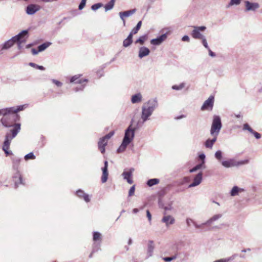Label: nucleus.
I'll return each instance as SVG.
<instances>
[{
    "mask_svg": "<svg viewBox=\"0 0 262 262\" xmlns=\"http://www.w3.org/2000/svg\"><path fill=\"white\" fill-rule=\"evenodd\" d=\"M9 111H10L9 107L0 110V116H5V115H6V114L8 113Z\"/></svg>",
    "mask_w": 262,
    "mask_h": 262,
    "instance_id": "obj_49",
    "label": "nucleus"
},
{
    "mask_svg": "<svg viewBox=\"0 0 262 262\" xmlns=\"http://www.w3.org/2000/svg\"><path fill=\"white\" fill-rule=\"evenodd\" d=\"M136 128L130 124L125 130L122 142L117 149L119 153L122 152L126 149L127 145L133 141L135 137Z\"/></svg>",
    "mask_w": 262,
    "mask_h": 262,
    "instance_id": "obj_2",
    "label": "nucleus"
},
{
    "mask_svg": "<svg viewBox=\"0 0 262 262\" xmlns=\"http://www.w3.org/2000/svg\"><path fill=\"white\" fill-rule=\"evenodd\" d=\"M86 1V0H81L78 6V9L79 10H82L84 7V6H85Z\"/></svg>",
    "mask_w": 262,
    "mask_h": 262,
    "instance_id": "obj_52",
    "label": "nucleus"
},
{
    "mask_svg": "<svg viewBox=\"0 0 262 262\" xmlns=\"http://www.w3.org/2000/svg\"><path fill=\"white\" fill-rule=\"evenodd\" d=\"M222 127L221 117L217 115H214L213 117L210 134L212 136H218Z\"/></svg>",
    "mask_w": 262,
    "mask_h": 262,
    "instance_id": "obj_3",
    "label": "nucleus"
},
{
    "mask_svg": "<svg viewBox=\"0 0 262 262\" xmlns=\"http://www.w3.org/2000/svg\"><path fill=\"white\" fill-rule=\"evenodd\" d=\"M40 9V6L37 5L31 4L26 8V13L29 15H33Z\"/></svg>",
    "mask_w": 262,
    "mask_h": 262,
    "instance_id": "obj_15",
    "label": "nucleus"
},
{
    "mask_svg": "<svg viewBox=\"0 0 262 262\" xmlns=\"http://www.w3.org/2000/svg\"><path fill=\"white\" fill-rule=\"evenodd\" d=\"M181 254L184 256H186V253L185 252L178 253V252H176L174 253V254L173 255H172L170 256L171 260L176 259L178 257L179 255H181Z\"/></svg>",
    "mask_w": 262,
    "mask_h": 262,
    "instance_id": "obj_43",
    "label": "nucleus"
},
{
    "mask_svg": "<svg viewBox=\"0 0 262 262\" xmlns=\"http://www.w3.org/2000/svg\"><path fill=\"white\" fill-rule=\"evenodd\" d=\"M212 139H208L204 143L205 147L207 148L211 149L213 144L217 140V136H212Z\"/></svg>",
    "mask_w": 262,
    "mask_h": 262,
    "instance_id": "obj_23",
    "label": "nucleus"
},
{
    "mask_svg": "<svg viewBox=\"0 0 262 262\" xmlns=\"http://www.w3.org/2000/svg\"><path fill=\"white\" fill-rule=\"evenodd\" d=\"M202 181V172L198 173L193 179V182L189 185V187H193L199 185Z\"/></svg>",
    "mask_w": 262,
    "mask_h": 262,
    "instance_id": "obj_18",
    "label": "nucleus"
},
{
    "mask_svg": "<svg viewBox=\"0 0 262 262\" xmlns=\"http://www.w3.org/2000/svg\"><path fill=\"white\" fill-rule=\"evenodd\" d=\"M246 11H255L259 8V5L257 3H251L246 1L245 2Z\"/></svg>",
    "mask_w": 262,
    "mask_h": 262,
    "instance_id": "obj_11",
    "label": "nucleus"
},
{
    "mask_svg": "<svg viewBox=\"0 0 262 262\" xmlns=\"http://www.w3.org/2000/svg\"><path fill=\"white\" fill-rule=\"evenodd\" d=\"M115 0H111L108 3H107L104 6L105 11H108L109 10H112L115 4Z\"/></svg>",
    "mask_w": 262,
    "mask_h": 262,
    "instance_id": "obj_36",
    "label": "nucleus"
},
{
    "mask_svg": "<svg viewBox=\"0 0 262 262\" xmlns=\"http://www.w3.org/2000/svg\"><path fill=\"white\" fill-rule=\"evenodd\" d=\"M145 107H147L152 111H154L158 107L159 103L156 98L148 100L145 103L143 104Z\"/></svg>",
    "mask_w": 262,
    "mask_h": 262,
    "instance_id": "obj_9",
    "label": "nucleus"
},
{
    "mask_svg": "<svg viewBox=\"0 0 262 262\" xmlns=\"http://www.w3.org/2000/svg\"><path fill=\"white\" fill-rule=\"evenodd\" d=\"M204 162L203 161L202 163L196 165L195 166V167H196L197 169L199 170V169H201L204 166Z\"/></svg>",
    "mask_w": 262,
    "mask_h": 262,
    "instance_id": "obj_62",
    "label": "nucleus"
},
{
    "mask_svg": "<svg viewBox=\"0 0 262 262\" xmlns=\"http://www.w3.org/2000/svg\"><path fill=\"white\" fill-rule=\"evenodd\" d=\"M31 52H32V53L33 55H36L39 52H40L39 51H38V50H36L34 48H33L31 49Z\"/></svg>",
    "mask_w": 262,
    "mask_h": 262,
    "instance_id": "obj_64",
    "label": "nucleus"
},
{
    "mask_svg": "<svg viewBox=\"0 0 262 262\" xmlns=\"http://www.w3.org/2000/svg\"><path fill=\"white\" fill-rule=\"evenodd\" d=\"M150 53V50L148 48L145 47H141L139 48V55L138 56L140 58H142L147 55H148Z\"/></svg>",
    "mask_w": 262,
    "mask_h": 262,
    "instance_id": "obj_20",
    "label": "nucleus"
},
{
    "mask_svg": "<svg viewBox=\"0 0 262 262\" xmlns=\"http://www.w3.org/2000/svg\"><path fill=\"white\" fill-rule=\"evenodd\" d=\"M103 6V4L102 3H99L95 4H94L92 6L91 9L93 11H96L97 9Z\"/></svg>",
    "mask_w": 262,
    "mask_h": 262,
    "instance_id": "obj_47",
    "label": "nucleus"
},
{
    "mask_svg": "<svg viewBox=\"0 0 262 262\" xmlns=\"http://www.w3.org/2000/svg\"><path fill=\"white\" fill-rule=\"evenodd\" d=\"M133 34H135L134 33H132V31H131V32H130V33L128 35L127 37L126 38V39H129L130 40H133Z\"/></svg>",
    "mask_w": 262,
    "mask_h": 262,
    "instance_id": "obj_63",
    "label": "nucleus"
},
{
    "mask_svg": "<svg viewBox=\"0 0 262 262\" xmlns=\"http://www.w3.org/2000/svg\"><path fill=\"white\" fill-rule=\"evenodd\" d=\"M182 40L183 41H187L189 42L190 40L189 37L188 35H184L182 38Z\"/></svg>",
    "mask_w": 262,
    "mask_h": 262,
    "instance_id": "obj_58",
    "label": "nucleus"
},
{
    "mask_svg": "<svg viewBox=\"0 0 262 262\" xmlns=\"http://www.w3.org/2000/svg\"><path fill=\"white\" fill-rule=\"evenodd\" d=\"M99 250H100V243H99V244L98 245H97L96 244V243H95L94 244V247H93V249L92 252L90 254L89 257H92L93 253L95 252H97V251H99Z\"/></svg>",
    "mask_w": 262,
    "mask_h": 262,
    "instance_id": "obj_46",
    "label": "nucleus"
},
{
    "mask_svg": "<svg viewBox=\"0 0 262 262\" xmlns=\"http://www.w3.org/2000/svg\"><path fill=\"white\" fill-rule=\"evenodd\" d=\"M93 240L94 242L101 241V234L98 231H94L93 233Z\"/></svg>",
    "mask_w": 262,
    "mask_h": 262,
    "instance_id": "obj_32",
    "label": "nucleus"
},
{
    "mask_svg": "<svg viewBox=\"0 0 262 262\" xmlns=\"http://www.w3.org/2000/svg\"><path fill=\"white\" fill-rule=\"evenodd\" d=\"M243 129L244 130H248L250 133L252 134L254 137L257 139H260L261 137V135L258 133L254 131L249 125L248 123H245L243 125Z\"/></svg>",
    "mask_w": 262,
    "mask_h": 262,
    "instance_id": "obj_19",
    "label": "nucleus"
},
{
    "mask_svg": "<svg viewBox=\"0 0 262 262\" xmlns=\"http://www.w3.org/2000/svg\"><path fill=\"white\" fill-rule=\"evenodd\" d=\"M19 119V117L17 114L14 113L12 111H9L1 119L3 126L6 127H13L6 133L2 147L3 151L7 156L12 154V152L9 150L11 142L20 131V124L16 123Z\"/></svg>",
    "mask_w": 262,
    "mask_h": 262,
    "instance_id": "obj_1",
    "label": "nucleus"
},
{
    "mask_svg": "<svg viewBox=\"0 0 262 262\" xmlns=\"http://www.w3.org/2000/svg\"><path fill=\"white\" fill-rule=\"evenodd\" d=\"M214 157L218 161L221 162L222 159L223 158L222 151L220 150L216 151L214 154Z\"/></svg>",
    "mask_w": 262,
    "mask_h": 262,
    "instance_id": "obj_39",
    "label": "nucleus"
},
{
    "mask_svg": "<svg viewBox=\"0 0 262 262\" xmlns=\"http://www.w3.org/2000/svg\"><path fill=\"white\" fill-rule=\"evenodd\" d=\"M114 132L111 131L108 134L101 138L98 143V146L99 150L102 154H104L105 151V146L107 144L108 140L114 135Z\"/></svg>",
    "mask_w": 262,
    "mask_h": 262,
    "instance_id": "obj_4",
    "label": "nucleus"
},
{
    "mask_svg": "<svg viewBox=\"0 0 262 262\" xmlns=\"http://www.w3.org/2000/svg\"><path fill=\"white\" fill-rule=\"evenodd\" d=\"M222 216V214H216L213 215L211 218H210L208 220H207L204 224L210 225L212 224L213 222L217 221L220 219H221Z\"/></svg>",
    "mask_w": 262,
    "mask_h": 262,
    "instance_id": "obj_26",
    "label": "nucleus"
},
{
    "mask_svg": "<svg viewBox=\"0 0 262 262\" xmlns=\"http://www.w3.org/2000/svg\"><path fill=\"white\" fill-rule=\"evenodd\" d=\"M221 164L224 167L226 168H229L235 166L234 160L232 159L227 161H223L221 162Z\"/></svg>",
    "mask_w": 262,
    "mask_h": 262,
    "instance_id": "obj_29",
    "label": "nucleus"
},
{
    "mask_svg": "<svg viewBox=\"0 0 262 262\" xmlns=\"http://www.w3.org/2000/svg\"><path fill=\"white\" fill-rule=\"evenodd\" d=\"M13 178H14L15 188H17L18 187H19V186L20 184H22L23 185H25V183H24L23 179H22V182H20V181L19 180V176L17 174L16 172L15 173V174Z\"/></svg>",
    "mask_w": 262,
    "mask_h": 262,
    "instance_id": "obj_33",
    "label": "nucleus"
},
{
    "mask_svg": "<svg viewBox=\"0 0 262 262\" xmlns=\"http://www.w3.org/2000/svg\"><path fill=\"white\" fill-rule=\"evenodd\" d=\"M159 205L162 208L164 209L165 211L171 210L172 209L171 202L162 204L161 203H160Z\"/></svg>",
    "mask_w": 262,
    "mask_h": 262,
    "instance_id": "obj_38",
    "label": "nucleus"
},
{
    "mask_svg": "<svg viewBox=\"0 0 262 262\" xmlns=\"http://www.w3.org/2000/svg\"><path fill=\"white\" fill-rule=\"evenodd\" d=\"M28 35V31L27 30H23L19 33L17 35L13 37V39L16 41H21V40H25L24 39L25 37H27Z\"/></svg>",
    "mask_w": 262,
    "mask_h": 262,
    "instance_id": "obj_14",
    "label": "nucleus"
},
{
    "mask_svg": "<svg viewBox=\"0 0 262 262\" xmlns=\"http://www.w3.org/2000/svg\"><path fill=\"white\" fill-rule=\"evenodd\" d=\"M134 171V169L133 168H131L129 169V171H124L122 173V176L123 177V179L126 180L127 183L130 184L133 183V181L132 180V176Z\"/></svg>",
    "mask_w": 262,
    "mask_h": 262,
    "instance_id": "obj_13",
    "label": "nucleus"
},
{
    "mask_svg": "<svg viewBox=\"0 0 262 262\" xmlns=\"http://www.w3.org/2000/svg\"><path fill=\"white\" fill-rule=\"evenodd\" d=\"M84 88V85L81 84L80 85L79 87H76L75 89V91L76 92H78L79 91H82L83 90Z\"/></svg>",
    "mask_w": 262,
    "mask_h": 262,
    "instance_id": "obj_57",
    "label": "nucleus"
},
{
    "mask_svg": "<svg viewBox=\"0 0 262 262\" xmlns=\"http://www.w3.org/2000/svg\"><path fill=\"white\" fill-rule=\"evenodd\" d=\"M162 259L164 260L165 262H170L171 260L170 256L169 257H164L162 258Z\"/></svg>",
    "mask_w": 262,
    "mask_h": 262,
    "instance_id": "obj_60",
    "label": "nucleus"
},
{
    "mask_svg": "<svg viewBox=\"0 0 262 262\" xmlns=\"http://www.w3.org/2000/svg\"><path fill=\"white\" fill-rule=\"evenodd\" d=\"M135 191V185H133V186H132L130 188V189L129 190L128 196H131L133 195L134 194Z\"/></svg>",
    "mask_w": 262,
    "mask_h": 262,
    "instance_id": "obj_51",
    "label": "nucleus"
},
{
    "mask_svg": "<svg viewBox=\"0 0 262 262\" xmlns=\"http://www.w3.org/2000/svg\"><path fill=\"white\" fill-rule=\"evenodd\" d=\"M21 159L19 158H14L12 159V167L14 170L16 171L17 174L19 176V180L20 182H22V177L20 175L19 170V166Z\"/></svg>",
    "mask_w": 262,
    "mask_h": 262,
    "instance_id": "obj_8",
    "label": "nucleus"
},
{
    "mask_svg": "<svg viewBox=\"0 0 262 262\" xmlns=\"http://www.w3.org/2000/svg\"><path fill=\"white\" fill-rule=\"evenodd\" d=\"M147 35L146 34L141 36L138 39H137L135 43L136 44L137 43H140L141 45H143L145 41L147 39Z\"/></svg>",
    "mask_w": 262,
    "mask_h": 262,
    "instance_id": "obj_34",
    "label": "nucleus"
},
{
    "mask_svg": "<svg viewBox=\"0 0 262 262\" xmlns=\"http://www.w3.org/2000/svg\"><path fill=\"white\" fill-rule=\"evenodd\" d=\"M174 217L171 215H165L162 219V222L164 223L166 226L174 224Z\"/></svg>",
    "mask_w": 262,
    "mask_h": 262,
    "instance_id": "obj_22",
    "label": "nucleus"
},
{
    "mask_svg": "<svg viewBox=\"0 0 262 262\" xmlns=\"http://www.w3.org/2000/svg\"><path fill=\"white\" fill-rule=\"evenodd\" d=\"M27 106V104L21 105L17 106V107H9L10 111H12L14 113L16 114L17 112L24 110Z\"/></svg>",
    "mask_w": 262,
    "mask_h": 262,
    "instance_id": "obj_31",
    "label": "nucleus"
},
{
    "mask_svg": "<svg viewBox=\"0 0 262 262\" xmlns=\"http://www.w3.org/2000/svg\"><path fill=\"white\" fill-rule=\"evenodd\" d=\"M236 256V254H234L230 257L224 258V259L226 261V262H229L230 261L234 260V259L235 258Z\"/></svg>",
    "mask_w": 262,
    "mask_h": 262,
    "instance_id": "obj_55",
    "label": "nucleus"
},
{
    "mask_svg": "<svg viewBox=\"0 0 262 262\" xmlns=\"http://www.w3.org/2000/svg\"><path fill=\"white\" fill-rule=\"evenodd\" d=\"M141 25H142V21H139L136 26L135 27H134L132 31V33H134V34H136L137 33V32H138V31L140 30L141 27Z\"/></svg>",
    "mask_w": 262,
    "mask_h": 262,
    "instance_id": "obj_42",
    "label": "nucleus"
},
{
    "mask_svg": "<svg viewBox=\"0 0 262 262\" xmlns=\"http://www.w3.org/2000/svg\"><path fill=\"white\" fill-rule=\"evenodd\" d=\"M193 30L192 31L191 35L194 39H202L205 37L201 33V31H204L206 28L205 26H193Z\"/></svg>",
    "mask_w": 262,
    "mask_h": 262,
    "instance_id": "obj_5",
    "label": "nucleus"
},
{
    "mask_svg": "<svg viewBox=\"0 0 262 262\" xmlns=\"http://www.w3.org/2000/svg\"><path fill=\"white\" fill-rule=\"evenodd\" d=\"M51 43L50 42H46L43 43L42 44L39 45L38 47V51L42 52L45 50L47 48H48L50 45Z\"/></svg>",
    "mask_w": 262,
    "mask_h": 262,
    "instance_id": "obj_37",
    "label": "nucleus"
},
{
    "mask_svg": "<svg viewBox=\"0 0 262 262\" xmlns=\"http://www.w3.org/2000/svg\"><path fill=\"white\" fill-rule=\"evenodd\" d=\"M159 182H160L159 179H157V178H154V179H151L148 180L147 181L146 184L149 187H151L154 185L158 184L159 183Z\"/></svg>",
    "mask_w": 262,
    "mask_h": 262,
    "instance_id": "obj_35",
    "label": "nucleus"
},
{
    "mask_svg": "<svg viewBox=\"0 0 262 262\" xmlns=\"http://www.w3.org/2000/svg\"><path fill=\"white\" fill-rule=\"evenodd\" d=\"M80 76V75H76L72 76L70 79V82L82 84L83 82H87L88 80L86 79H79Z\"/></svg>",
    "mask_w": 262,
    "mask_h": 262,
    "instance_id": "obj_25",
    "label": "nucleus"
},
{
    "mask_svg": "<svg viewBox=\"0 0 262 262\" xmlns=\"http://www.w3.org/2000/svg\"><path fill=\"white\" fill-rule=\"evenodd\" d=\"M15 42L14 39H13V37L10 39L6 41L2 45L0 46V55L3 54L2 50H7L11 48L14 43Z\"/></svg>",
    "mask_w": 262,
    "mask_h": 262,
    "instance_id": "obj_16",
    "label": "nucleus"
},
{
    "mask_svg": "<svg viewBox=\"0 0 262 262\" xmlns=\"http://www.w3.org/2000/svg\"><path fill=\"white\" fill-rule=\"evenodd\" d=\"M29 65L33 68H36L40 70L44 71L45 70V68L43 66H39L33 62H30L29 63Z\"/></svg>",
    "mask_w": 262,
    "mask_h": 262,
    "instance_id": "obj_45",
    "label": "nucleus"
},
{
    "mask_svg": "<svg viewBox=\"0 0 262 262\" xmlns=\"http://www.w3.org/2000/svg\"><path fill=\"white\" fill-rule=\"evenodd\" d=\"M167 37V33H165L156 38L152 39L150 43L152 45L158 46L161 44Z\"/></svg>",
    "mask_w": 262,
    "mask_h": 262,
    "instance_id": "obj_12",
    "label": "nucleus"
},
{
    "mask_svg": "<svg viewBox=\"0 0 262 262\" xmlns=\"http://www.w3.org/2000/svg\"><path fill=\"white\" fill-rule=\"evenodd\" d=\"M146 214H147V217L149 220V222H150L151 220V215L148 210H146Z\"/></svg>",
    "mask_w": 262,
    "mask_h": 262,
    "instance_id": "obj_61",
    "label": "nucleus"
},
{
    "mask_svg": "<svg viewBox=\"0 0 262 262\" xmlns=\"http://www.w3.org/2000/svg\"><path fill=\"white\" fill-rule=\"evenodd\" d=\"M154 244L152 241H149L148 243L147 247V255L148 257H151L152 255V253L154 250Z\"/></svg>",
    "mask_w": 262,
    "mask_h": 262,
    "instance_id": "obj_28",
    "label": "nucleus"
},
{
    "mask_svg": "<svg viewBox=\"0 0 262 262\" xmlns=\"http://www.w3.org/2000/svg\"><path fill=\"white\" fill-rule=\"evenodd\" d=\"M51 80L53 83L56 84L58 87H60L62 85V83L58 80L56 79H52Z\"/></svg>",
    "mask_w": 262,
    "mask_h": 262,
    "instance_id": "obj_56",
    "label": "nucleus"
},
{
    "mask_svg": "<svg viewBox=\"0 0 262 262\" xmlns=\"http://www.w3.org/2000/svg\"><path fill=\"white\" fill-rule=\"evenodd\" d=\"M185 83H181L179 85H173L172 86V89L174 90L179 91L182 90L185 87Z\"/></svg>",
    "mask_w": 262,
    "mask_h": 262,
    "instance_id": "obj_44",
    "label": "nucleus"
},
{
    "mask_svg": "<svg viewBox=\"0 0 262 262\" xmlns=\"http://www.w3.org/2000/svg\"><path fill=\"white\" fill-rule=\"evenodd\" d=\"M201 40H202V43L203 45L204 46V47L206 49H209V47L208 45V43H207V41L205 36L204 38H203Z\"/></svg>",
    "mask_w": 262,
    "mask_h": 262,
    "instance_id": "obj_50",
    "label": "nucleus"
},
{
    "mask_svg": "<svg viewBox=\"0 0 262 262\" xmlns=\"http://www.w3.org/2000/svg\"><path fill=\"white\" fill-rule=\"evenodd\" d=\"M108 162L107 161L104 162V167L102 168V176L101 177V181L103 183H105L108 179Z\"/></svg>",
    "mask_w": 262,
    "mask_h": 262,
    "instance_id": "obj_17",
    "label": "nucleus"
},
{
    "mask_svg": "<svg viewBox=\"0 0 262 262\" xmlns=\"http://www.w3.org/2000/svg\"><path fill=\"white\" fill-rule=\"evenodd\" d=\"M136 12V9H133L129 10L120 12L119 13V15L121 18V19L123 21V26H125V17H128L134 14Z\"/></svg>",
    "mask_w": 262,
    "mask_h": 262,
    "instance_id": "obj_10",
    "label": "nucleus"
},
{
    "mask_svg": "<svg viewBox=\"0 0 262 262\" xmlns=\"http://www.w3.org/2000/svg\"><path fill=\"white\" fill-rule=\"evenodd\" d=\"M132 42H133V40H130L129 39L126 38L124 40V41L123 42V47L126 48V47H128L129 46H130L131 44L132 43Z\"/></svg>",
    "mask_w": 262,
    "mask_h": 262,
    "instance_id": "obj_48",
    "label": "nucleus"
},
{
    "mask_svg": "<svg viewBox=\"0 0 262 262\" xmlns=\"http://www.w3.org/2000/svg\"><path fill=\"white\" fill-rule=\"evenodd\" d=\"M208 51V52H209V56H210L211 57H215L216 56V54L215 53H214L213 52H212L210 48H209V49H207Z\"/></svg>",
    "mask_w": 262,
    "mask_h": 262,
    "instance_id": "obj_59",
    "label": "nucleus"
},
{
    "mask_svg": "<svg viewBox=\"0 0 262 262\" xmlns=\"http://www.w3.org/2000/svg\"><path fill=\"white\" fill-rule=\"evenodd\" d=\"M244 191L243 188H239L237 186H234L230 191V195L232 196L237 195L239 192H242Z\"/></svg>",
    "mask_w": 262,
    "mask_h": 262,
    "instance_id": "obj_27",
    "label": "nucleus"
},
{
    "mask_svg": "<svg viewBox=\"0 0 262 262\" xmlns=\"http://www.w3.org/2000/svg\"><path fill=\"white\" fill-rule=\"evenodd\" d=\"M76 194L79 198L83 199L86 203H88L90 201L89 195L88 194L84 193V192L81 189H79L77 191Z\"/></svg>",
    "mask_w": 262,
    "mask_h": 262,
    "instance_id": "obj_21",
    "label": "nucleus"
},
{
    "mask_svg": "<svg viewBox=\"0 0 262 262\" xmlns=\"http://www.w3.org/2000/svg\"><path fill=\"white\" fill-rule=\"evenodd\" d=\"M190 222H192V225L196 228H201L202 226L205 225L204 223L202 224H198L194 221H193L192 219L190 218H187L186 220V223L187 224V226L188 227H190Z\"/></svg>",
    "mask_w": 262,
    "mask_h": 262,
    "instance_id": "obj_30",
    "label": "nucleus"
},
{
    "mask_svg": "<svg viewBox=\"0 0 262 262\" xmlns=\"http://www.w3.org/2000/svg\"><path fill=\"white\" fill-rule=\"evenodd\" d=\"M35 158L36 157L32 152L26 155L24 157V159L26 161H28L29 160H34Z\"/></svg>",
    "mask_w": 262,
    "mask_h": 262,
    "instance_id": "obj_41",
    "label": "nucleus"
},
{
    "mask_svg": "<svg viewBox=\"0 0 262 262\" xmlns=\"http://www.w3.org/2000/svg\"><path fill=\"white\" fill-rule=\"evenodd\" d=\"M249 160H245L243 161H241L237 162L236 163H235V166H238L241 165H244L248 163Z\"/></svg>",
    "mask_w": 262,
    "mask_h": 262,
    "instance_id": "obj_53",
    "label": "nucleus"
},
{
    "mask_svg": "<svg viewBox=\"0 0 262 262\" xmlns=\"http://www.w3.org/2000/svg\"><path fill=\"white\" fill-rule=\"evenodd\" d=\"M236 256V254H234L230 257L224 258V259L226 261V262H229L230 261L234 260V259L235 258Z\"/></svg>",
    "mask_w": 262,
    "mask_h": 262,
    "instance_id": "obj_54",
    "label": "nucleus"
},
{
    "mask_svg": "<svg viewBox=\"0 0 262 262\" xmlns=\"http://www.w3.org/2000/svg\"><path fill=\"white\" fill-rule=\"evenodd\" d=\"M153 112V111L148 108L147 107H145L144 105L142 106L141 112V119L143 123H144L149 120V117L152 114Z\"/></svg>",
    "mask_w": 262,
    "mask_h": 262,
    "instance_id": "obj_7",
    "label": "nucleus"
},
{
    "mask_svg": "<svg viewBox=\"0 0 262 262\" xmlns=\"http://www.w3.org/2000/svg\"><path fill=\"white\" fill-rule=\"evenodd\" d=\"M242 0H230L229 3L227 6V8H229L233 5H238L241 4Z\"/></svg>",
    "mask_w": 262,
    "mask_h": 262,
    "instance_id": "obj_40",
    "label": "nucleus"
},
{
    "mask_svg": "<svg viewBox=\"0 0 262 262\" xmlns=\"http://www.w3.org/2000/svg\"><path fill=\"white\" fill-rule=\"evenodd\" d=\"M214 102V97L213 96H210L209 98L205 101L201 107L202 111H212Z\"/></svg>",
    "mask_w": 262,
    "mask_h": 262,
    "instance_id": "obj_6",
    "label": "nucleus"
},
{
    "mask_svg": "<svg viewBox=\"0 0 262 262\" xmlns=\"http://www.w3.org/2000/svg\"><path fill=\"white\" fill-rule=\"evenodd\" d=\"M142 100V96L140 93L133 95L131 98V102L133 104L139 103Z\"/></svg>",
    "mask_w": 262,
    "mask_h": 262,
    "instance_id": "obj_24",
    "label": "nucleus"
}]
</instances>
